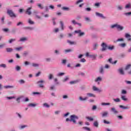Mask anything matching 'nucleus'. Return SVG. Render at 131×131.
<instances>
[{"instance_id": "obj_1", "label": "nucleus", "mask_w": 131, "mask_h": 131, "mask_svg": "<svg viewBox=\"0 0 131 131\" xmlns=\"http://www.w3.org/2000/svg\"><path fill=\"white\" fill-rule=\"evenodd\" d=\"M71 119L69 118H67L66 119V121H73L74 123H76V121L75 119H78V117L77 116H75V115H72L70 117Z\"/></svg>"}, {"instance_id": "obj_2", "label": "nucleus", "mask_w": 131, "mask_h": 131, "mask_svg": "<svg viewBox=\"0 0 131 131\" xmlns=\"http://www.w3.org/2000/svg\"><path fill=\"white\" fill-rule=\"evenodd\" d=\"M115 27L118 29V30H123V27L120 26L118 24H115L111 26V28H115Z\"/></svg>"}, {"instance_id": "obj_3", "label": "nucleus", "mask_w": 131, "mask_h": 131, "mask_svg": "<svg viewBox=\"0 0 131 131\" xmlns=\"http://www.w3.org/2000/svg\"><path fill=\"white\" fill-rule=\"evenodd\" d=\"M7 14L10 16V17H12L13 18H16V16L15 13L13 12L12 10H7Z\"/></svg>"}, {"instance_id": "obj_4", "label": "nucleus", "mask_w": 131, "mask_h": 131, "mask_svg": "<svg viewBox=\"0 0 131 131\" xmlns=\"http://www.w3.org/2000/svg\"><path fill=\"white\" fill-rule=\"evenodd\" d=\"M101 47L102 48L101 49V51H102V52H104L107 50L108 46H107V45L104 42H103L101 45Z\"/></svg>"}, {"instance_id": "obj_5", "label": "nucleus", "mask_w": 131, "mask_h": 131, "mask_svg": "<svg viewBox=\"0 0 131 131\" xmlns=\"http://www.w3.org/2000/svg\"><path fill=\"white\" fill-rule=\"evenodd\" d=\"M34 15L35 16V18H36V19H41V16H39L38 15V12L37 11L35 10L33 11Z\"/></svg>"}, {"instance_id": "obj_6", "label": "nucleus", "mask_w": 131, "mask_h": 131, "mask_svg": "<svg viewBox=\"0 0 131 131\" xmlns=\"http://www.w3.org/2000/svg\"><path fill=\"white\" fill-rule=\"evenodd\" d=\"M37 83H38L39 85V88H43V84L42 83H45V80H40L39 81H38Z\"/></svg>"}, {"instance_id": "obj_7", "label": "nucleus", "mask_w": 131, "mask_h": 131, "mask_svg": "<svg viewBox=\"0 0 131 131\" xmlns=\"http://www.w3.org/2000/svg\"><path fill=\"white\" fill-rule=\"evenodd\" d=\"M31 9H32V7H29L26 10V14H27V15H29V16H30V15H31L32 12H31Z\"/></svg>"}, {"instance_id": "obj_8", "label": "nucleus", "mask_w": 131, "mask_h": 131, "mask_svg": "<svg viewBox=\"0 0 131 131\" xmlns=\"http://www.w3.org/2000/svg\"><path fill=\"white\" fill-rule=\"evenodd\" d=\"M96 16H98V17H100V18H102V19H106V17L104 16V15L102 13L96 12Z\"/></svg>"}, {"instance_id": "obj_9", "label": "nucleus", "mask_w": 131, "mask_h": 131, "mask_svg": "<svg viewBox=\"0 0 131 131\" xmlns=\"http://www.w3.org/2000/svg\"><path fill=\"white\" fill-rule=\"evenodd\" d=\"M125 37H126V38L127 39L128 41H130V40H131V38H130L131 36L129 34L126 33L125 34Z\"/></svg>"}, {"instance_id": "obj_10", "label": "nucleus", "mask_w": 131, "mask_h": 131, "mask_svg": "<svg viewBox=\"0 0 131 131\" xmlns=\"http://www.w3.org/2000/svg\"><path fill=\"white\" fill-rule=\"evenodd\" d=\"M119 107L120 108H122V109H123L124 110H128V108H129V107L128 106H124L123 105H119Z\"/></svg>"}, {"instance_id": "obj_11", "label": "nucleus", "mask_w": 131, "mask_h": 131, "mask_svg": "<svg viewBox=\"0 0 131 131\" xmlns=\"http://www.w3.org/2000/svg\"><path fill=\"white\" fill-rule=\"evenodd\" d=\"M111 111H112L114 114H117V113H118V111H117L116 109L114 107L111 108Z\"/></svg>"}, {"instance_id": "obj_12", "label": "nucleus", "mask_w": 131, "mask_h": 131, "mask_svg": "<svg viewBox=\"0 0 131 131\" xmlns=\"http://www.w3.org/2000/svg\"><path fill=\"white\" fill-rule=\"evenodd\" d=\"M14 51V49L10 48H6V51L7 53H11V52H13Z\"/></svg>"}, {"instance_id": "obj_13", "label": "nucleus", "mask_w": 131, "mask_h": 131, "mask_svg": "<svg viewBox=\"0 0 131 131\" xmlns=\"http://www.w3.org/2000/svg\"><path fill=\"white\" fill-rule=\"evenodd\" d=\"M108 62L111 64H116L117 63V60H115L114 62H112V58L108 59Z\"/></svg>"}, {"instance_id": "obj_14", "label": "nucleus", "mask_w": 131, "mask_h": 131, "mask_svg": "<svg viewBox=\"0 0 131 131\" xmlns=\"http://www.w3.org/2000/svg\"><path fill=\"white\" fill-rule=\"evenodd\" d=\"M67 41L70 45H76V42L72 41L70 40H68Z\"/></svg>"}, {"instance_id": "obj_15", "label": "nucleus", "mask_w": 131, "mask_h": 131, "mask_svg": "<svg viewBox=\"0 0 131 131\" xmlns=\"http://www.w3.org/2000/svg\"><path fill=\"white\" fill-rule=\"evenodd\" d=\"M102 106H109L111 105L110 103H106V102H102L101 103Z\"/></svg>"}, {"instance_id": "obj_16", "label": "nucleus", "mask_w": 131, "mask_h": 131, "mask_svg": "<svg viewBox=\"0 0 131 131\" xmlns=\"http://www.w3.org/2000/svg\"><path fill=\"white\" fill-rule=\"evenodd\" d=\"M93 125L95 126V127H98L99 126V123L98 121H96L94 122Z\"/></svg>"}, {"instance_id": "obj_17", "label": "nucleus", "mask_w": 131, "mask_h": 131, "mask_svg": "<svg viewBox=\"0 0 131 131\" xmlns=\"http://www.w3.org/2000/svg\"><path fill=\"white\" fill-rule=\"evenodd\" d=\"M86 119H88L89 121H94V118L91 117H86Z\"/></svg>"}, {"instance_id": "obj_18", "label": "nucleus", "mask_w": 131, "mask_h": 131, "mask_svg": "<svg viewBox=\"0 0 131 131\" xmlns=\"http://www.w3.org/2000/svg\"><path fill=\"white\" fill-rule=\"evenodd\" d=\"M72 23L73 24H74V25H75L76 24H78V25H79V26H81V24H79V23H76V21H75V20H72Z\"/></svg>"}, {"instance_id": "obj_19", "label": "nucleus", "mask_w": 131, "mask_h": 131, "mask_svg": "<svg viewBox=\"0 0 131 131\" xmlns=\"http://www.w3.org/2000/svg\"><path fill=\"white\" fill-rule=\"evenodd\" d=\"M97 54L90 55V58H92L93 60H95L97 58Z\"/></svg>"}, {"instance_id": "obj_20", "label": "nucleus", "mask_w": 131, "mask_h": 131, "mask_svg": "<svg viewBox=\"0 0 131 131\" xmlns=\"http://www.w3.org/2000/svg\"><path fill=\"white\" fill-rule=\"evenodd\" d=\"M60 24L62 30H64V24L63 23V21H60Z\"/></svg>"}, {"instance_id": "obj_21", "label": "nucleus", "mask_w": 131, "mask_h": 131, "mask_svg": "<svg viewBox=\"0 0 131 131\" xmlns=\"http://www.w3.org/2000/svg\"><path fill=\"white\" fill-rule=\"evenodd\" d=\"M15 40H16V39L12 38V39H10V40H9L8 42L9 43H12V42L15 41Z\"/></svg>"}, {"instance_id": "obj_22", "label": "nucleus", "mask_w": 131, "mask_h": 131, "mask_svg": "<svg viewBox=\"0 0 131 131\" xmlns=\"http://www.w3.org/2000/svg\"><path fill=\"white\" fill-rule=\"evenodd\" d=\"M119 72L122 75H123L124 74V72H123V70L122 69H119Z\"/></svg>"}, {"instance_id": "obj_23", "label": "nucleus", "mask_w": 131, "mask_h": 131, "mask_svg": "<svg viewBox=\"0 0 131 131\" xmlns=\"http://www.w3.org/2000/svg\"><path fill=\"white\" fill-rule=\"evenodd\" d=\"M107 49H108V50H110L111 51H112V50H113V49H114V46H107Z\"/></svg>"}, {"instance_id": "obj_24", "label": "nucleus", "mask_w": 131, "mask_h": 131, "mask_svg": "<svg viewBox=\"0 0 131 131\" xmlns=\"http://www.w3.org/2000/svg\"><path fill=\"white\" fill-rule=\"evenodd\" d=\"M79 100L80 101H86V100H88V97H85V98H83L82 97H80Z\"/></svg>"}, {"instance_id": "obj_25", "label": "nucleus", "mask_w": 131, "mask_h": 131, "mask_svg": "<svg viewBox=\"0 0 131 131\" xmlns=\"http://www.w3.org/2000/svg\"><path fill=\"white\" fill-rule=\"evenodd\" d=\"M87 96H88V97H93V98H95L96 97L95 95L92 93H87Z\"/></svg>"}, {"instance_id": "obj_26", "label": "nucleus", "mask_w": 131, "mask_h": 131, "mask_svg": "<svg viewBox=\"0 0 131 131\" xmlns=\"http://www.w3.org/2000/svg\"><path fill=\"white\" fill-rule=\"evenodd\" d=\"M99 72H100V73H104V68H103V67H101L100 68Z\"/></svg>"}, {"instance_id": "obj_27", "label": "nucleus", "mask_w": 131, "mask_h": 131, "mask_svg": "<svg viewBox=\"0 0 131 131\" xmlns=\"http://www.w3.org/2000/svg\"><path fill=\"white\" fill-rule=\"evenodd\" d=\"M101 80H102V78L100 77H98L97 79L95 80V81L97 82L98 81H101Z\"/></svg>"}, {"instance_id": "obj_28", "label": "nucleus", "mask_w": 131, "mask_h": 131, "mask_svg": "<svg viewBox=\"0 0 131 131\" xmlns=\"http://www.w3.org/2000/svg\"><path fill=\"white\" fill-rule=\"evenodd\" d=\"M121 98L123 101H127V98H126V97L125 96H122Z\"/></svg>"}, {"instance_id": "obj_29", "label": "nucleus", "mask_w": 131, "mask_h": 131, "mask_svg": "<svg viewBox=\"0 0 131 131\" xmlns=\"http://www.w3.org/2000/svg\"><path fill=\"white\" fill-rule=\"evenodd\" d=\"M102 117H105L108 115V112H105L102 114Z\"/></svg>"}, {"instance_id": "obj_30", "label": "nucleus", "mask_w": 131, "mask_h": 131, "mask_svg": "<svg viewBox=\"0 0 131 131\" xmlns=\"http://www.w3.org/2000/svg\"><path fill=\"white\" fill-rule=\"evenodd\" d=\"M131 67V64H127L125 68V70H128V69H129V68H130Z\"/></svg>"}, {"instance_id": "obj_31", "label": "nucleus", "mask_w": 131, "mask_h": 131, "mask_svg": "<svg viewBox=\"0 0 131 131\" xmlns=\"http://www.w3.org/2000/svg\"><path fill=\"white\" fill-rule=\"evenodd\" d=\"M62 10H63V11H69V10H70V9H69V8H68V7H63L62 8Z\"/></svg>"}, {"instance_id": "obj_32", "label": "nucleus", "mask_w": 131, "mask_h": 131, "mask_svg": "<svg viewBox=\"0 0 131 131\" xmlns=\"http://www.w3.org/2000/svg\"><path fill=\"white\" fill-rule=\"evenodd\" d=\"M93 91H99V92H101V91L100 90H99V89L97 88V87H96V86H94L93 87Z\"/></svg>"}, {"instance_id": "obj_33", "label": "nucleus", "mask_w": 131, "mask_h": 131, "mask_svg": "<svg viewBox=\"0 0 131 131\" xmlns=\"http://www.w3.org/2000/svg\"><path fill=\"white\" fill-rule=\"evenodd\" d=\"M25 40H27V38L26 37H23L20 39L19 41H25Z\"/></svg>"}, {"instance_id": "obj_34", "label": "nucleus", "mask_w": 131, "mask_h": 131, "mask_svg": "<svg viewBox=\"0 0 131 131\" xmlns=\"http://www.w3.org/2000/svg\"><path fill=\"white\" fill-rule=\"evenodd\" d=\"M120 47H121V48H124L126 46V44L125 43H122L119 45Z\"/></svg>"}, {"instance_id": "obj_35", "label": "nucleus", "mask_w": 131, "mask_h": 131, "mask_svg": "<svg viewBox=\"0 0 131 131\" xmlns=\"http://www.w3.org/2000/svg\"><path fill=\"white\" fill-rule=\"evenodd\" d=\"M29 107H35L36 104L33 103H30L28 104Z\"/></svg>"}, {"instance_id": "obj_36", "label": "nucleus", "mask_w": 131, "mask_h": 131, "mask_svg": "<svg viewBox=\"0 0 131 131\" xmlns=\"http://www.w3.org/2000/svg\"><path fill=\"white\" fill-rule=\"evenodd\" d=\"M4 89H11L12 88H14L13 86H10V85H6L4 86Z\"/></svg>"}, {"instance_id": "obj_37", "label": "nucleus", "mask_w": 131, "mask_h": 131, "mask_svg": "<svg viewBox=\"0 0 131 131\" xmlns=\"http://www.w3.org/2000/svg\"><path fill=\"white\" fill-rule=\"evenodd\" d=\"M82 128L83 129H85V130L91 131V128L88 127H83Z\"/></svg>"}, {"instance_id": "obj_38", "label": "nucleus", "mask_w": 131, "mask_h": 131, "mask_svg": "<svg viewBox=\"0 0 131 131\" xmlns=\"http://www.w3.org/2000/svg\"><path fill=\"white\" fill-rule=\"evenodd\" d=\"M19 83H20V84H23L25 83V81L23 79H21L19 81Z\"/></svg>"}, {"instance_id": "obj_39", "label": "nucleus", "mask_w": 131, "mask_h": 131, "mask_svg": "<svg viewBox=\"0 0 131 131\" xmlns=\"http://www.w3.org/2000/svg\"><path fill=\"white\" fill-rule=\"evenodd\" d=\"M28 23H29V24H32V25L34 24V21L31 20V19H29Z\"/></svg>"}, {"instance_id": "obj_40", "label": "nucleus", "mask_w": 131, "mask_h": 131, "mask_svg": "<svg viewBox=\"0 0 131 131\" xmlns=\"http://www.w3.org/2000/svg\"><path fill=\"white\" fill-rule=\"evenodd\" d=\"M66 53H70V52H73V50L72 49H67L65 50Z\"/></svg>"}, {"instance_id": "obj_41", "label": "nucleus", "mask_w": 131, "mask_h": 131, "mask_svg": "<svg viewBox=\"0 0 131 131\" xmlns=\"http://www.w3.org/2000/svg\"><path fill=\"white\" fill-rule=\"evenodd\" d=\"M114 101L115 102H116V103H118V102H120V99L119 98H116V99H114Z\"/></svg>"}, {"instance_id": "obj_42", "label": "nucleus", "mask_w": 131, "mask_h": 131, "mask_svg": "<svg viewBox=\"0 0 131 131\" xmlns=\"http://www.w3.org/2000/svg\"><path fill=\"white\" fill-rule=\"evenodd\" d=\"M22 49H23V48L22 47H19L18 48H16L15 50L16 51H21V50H22Z\"/></svg>"}, {"instance_id": "obj_43", "label": "nucleus", "mask_w": 131, "mask_h": 131, "mask_svg": "<svg viewBox=\"0 0 131 131\" xmlns=\"http://www.w3.org/2000/svg\"><path fill=\"white\" fill-rule=\"evenodd\" d=\"M0 67H2L3 68H6V67H7V66L6 65V64L2 63L0 64Z\"/></svg>"}, {"instance_id": "obj_44", "label": "nucleus", "mask_w": 131, "mask_h": 131, "mask_svg": "<svg viewBox=\"0 0 131 131\" xmlns=\"http://www.w3.org/2000/svg\"><path fill=\"white\" fill-rule=\"evenodd\" d=\"M125 8V9H129V8H130V4H127Z\"/></svg>"}, {"instance_id": "obj_45", "label": "nucleus", "mask_w": 131, "mask_h": 131, "mask_svg": "<svg viewBox=\"0 0 131 131\" xmlns=\"http://www.w3.org/2000/svg\"><path fill=\"white\" fill-rule=\"evenodd\" d=\"M124 15H125V16H130L131 12L125 13H124Z\"/></svg>"}, {"instance_id": "obj_46", "label": "nucleus", "mask_w": 131, "mask_h": 131, "mask_svg": "<svg viewBox=\"0 0 131 131\" xmlns=\"http://www.w3.org/2000/svg\"><path fill=\"white\" fill-rule=\"evenodd\" d=\"M103 122L104 123H105V124H110V122H109V121H106V120H103Z\"/></svg>"}, {"instance_id": "obj_47", "label": "nucleus", "mask_w": 131, "mask_h": 131, "mask_svg": "<svg viewBox=\"0 0 131 131\" xmlns=\"http://www.w3.org/2000/svg\"><path fill=\"white\" fill-rule=\"evenodd\" d=\"M48 77H49V79H50V80L52 79L53 78V74H50Z\"/></svg>"}, {"instance_id": "obj_48", "label": "nucleus", "mask_w": 131, "mask_h": 131, "mask_svg": "<svg viewBox=\"0 0 131 131\" xmlns=\"http://www.w3.org/2000/svg\"><path fill=\"white\" fill-rule=\"evenodd\" d=\"M43 106L45 107H47V108L50 107V105L49 104H48V103H44Z\"/></svg>"}, {"instance_id": "obj_49", "label": "nucleus", "mask_w": 131, "mask_h": 131, "mask_svg": "<svg viewBox=\"0 0 131 131\" xmlns=\"http://www.w3.org/2000/svg\"><path fill=\"white\" fill-rule=\"evenodd\" d=\"M32 66L33 67H38L39 65L37 63H32Z\"/></svg>"}, {"instance_id": "obj_50", "label": "nucleus", "mask_w": 131, "mask_h": 131, "mask_svg": "<svg viewBox=\"0 0 131 131\" xmlns=\"http://www.w3.org/2000/svg\"><path fill=\"white\" fill-rule=\"evenodd\" d=\"M118 41H123V38H119V39H118L116 40V42H117Z\"/></svg>"}, {"instance_id": "obj_51", "label": "nucleus", "mask_w": 131, "mask_h": 131, "mask_svg": "<svg viewBox=\"0 0 131 131\" xmlns=\"http://www.w3.org/2000/svg\"><path fill=\"white\" fill-rule=\"evenodd\" d=\"M65 74L64 73H59L57 74V76H62Z\"/></svg>"}, {"instance_id": "obj_52", "label": "nucleus", "mask_w": 131, "mask_h": 131, "mask_svg": "<svg viewBox=\"0 0 131 131\" xmlns=\"http://www.w3.org/2000/svg\"><path fill=\"white\" fill-rule=\"evenodd\" d=\"M84 35V32H80L79 34V35L78 36H82Z\"/></svg>"}, {"instance_id": "obj_53", "label": "nucleus", "mask_w": 131, "mask_h": 131, "mask_svg": "<svg viewBox=\"0 0 131 131\" xmlns=\"http://www.w3.org/2000/svg\"><path fill=\"white\" fill-rule=\"evenodd\" d=\"M121 93L123 94V95H125L126 94V91L124 90H122V92Z\"/></svg>"}, {"instance_id": "obj_54", "label": "nucleus", "mask_w": 131, "mask_h": 131, "mask_svg": "<svg viewBox=\"0 0 131 131\" xmlns=\"http://www.w3.org/2000/svg\"><path fill=\"white\" fill-rule=\"evenodd\" d=\"M97 48H98V44L96 43L94 46L93 50H96Z\"/></svg>"}, {"instance_id": "obj_55", "label": "nucleus", "mask_w": 131, "mask_h": 131, "mask_svg": "<svg viewBox=\"0 0 131 131\" xmlns=\"http://www.w3.org/2000/svg\"><path fill=\"white\" fill-rule=\"evenodd\" d=\"M81 32V30H78L77 31H75V33H79V34Z\"/></svg>"}, {"instance_id": "obj_56", "label": "nucleus", "mask_w": 131, "mask_h": 131, "mask_svg": "<svg viewBox=\"0 0 131 131\" xmlns=\"http://www.w3.org/2000/svg\"><path fill=\"white\" fill-rule=\"evenodd\" d=\"M21 68H20V67L17 66L16 67V70H17V71H19V70H20Z\"/></svg>"}, {"instance_id": "obj_57", "label": "nucleus", "mask_w": 131, "mask_h": 131, "mask_svg": "<svg viewBox=\"0 0 131 131\" xmlns=\"http://www.w3.org/2000/svg\"><path fill=\"white\" fill-rule=\"evenodd\" d=\"M3 30L4 31V32H8V31H9V29L8 28L3 29Z\"/></svg>"}, {"instance_id": "obj_58", "label": "nucleus", "mask_w": 131, "mask_h": 131, "mask_svg": "<svg viewBox=\"0 0 131 131\" xmlns=\"http://www.w3.org/2000/svg\"><path fill=\"white\" fill-rule=\"evenodd\" d=\"M67 62V60L66 59H63L62 60V64H66Z\"/></svg>"}, {"instance_id": "obj_59", "label": "nucleus", "mask_w": 131, "mask_h": 131, "mask_svg": "<svg viewBox=\"0 0 131 131\" xmlns=\"http://www.w3.org/2000/svg\"><path fill=\"white\" fill-rule=\"evenodd\" d=\"M38 8H39L41 9H43V7H42V6H41V4H38Z\"/></svg>"}, {"instance_id": "obj_60", "label": "nucleus", "mask_w": 131, "mask_h": 131, "mask_svg": "<svg viewBox=\"0 0 131 131\" xmlns=\"http://www.w3.org/2000/svg\"><path fill=\"white\" fill-rule=\"evenodd\" d=\"M70 84H73L74 83H76V81H72L70 82Z\"/></svg>"}, {"instance_id": "obj_61", "label": "nucleus", "mask_w": 131, "mask_h": 131, "mask_svg": "<svg viewBox=\"0 0 131 131\" xmlns=\"http://www.w3.org/2000/svg\"><path fill=\"white\" fill-rule=\"evenodd\" d=\"M69 79V78L68 77H66L65 79H63V82H65V81H67Z\"/></svg>"}, {"instance_id": "obj_62", "label": "nucleus", "mask_w": 131, "mask_h": 131, "mask_svg": "<svg viewBox=\"0 0 131 131\" xmlns=\"http://www.w3.org/2000/svg\"><path fill=\"white\" fill-rule=\"evenodd\" d=\"M40 72H38L37 74H36L35 76H36V77L39 76V75H40Z\"/></svg>"}, {"instance_id": "obj_63", "label": "nucleus", "mask_w": 131, "mask_h": 131, "mask_svg": "<svg viewBox=\"0 0 131 131\" xmlns=\"http://www.w3.org/2000/svg\"><path fill=\"white\" fill-rule=\"evenodd\" d=\"M85 59L84 58H82L80 60V62H82V63H84V62H85Z\"/></svg>"}, {"instance_id": "obj_64", "label": "nucleus", "mask_w": 131, "mask_h": 131, "mask_svg": "<svg viewBox=\"0 0 131 131\" xmlns=\"http://www.w3.org/2000/svg\"><path fill=\"white\" fill-rule=\"evenodd\" d=\"M118 9H119L120 10H122V6H118Z\"/></svg>"}]
</instances>
